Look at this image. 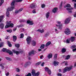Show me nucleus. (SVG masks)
Instances as JSON below:
<instances>
[{
    "instance_id": "5",
    "label": "nucleus",
    "mask_w": 76,
    "mask_h": 76,
    "mask_svg": "<svg viewBox=\"0 0 76 76\" xmlns=\"http://www.w3.org/2000/svg\"><path fill=\"white\" fill-rule=\"evenodd\" d=\"M32 75L33 76H39V72H37L36 73H35V70L33 69L32 70L31 72Z\"/></svg>"
},
{
    "instance_id": "7",
    "label": "nucleus",
    "mask_w": 76,
    "mask_h": 76,
    "mask_svg": "<svg viewBox=\"0 0 76 76\" xmlns=\"http://www.w3.org/2000/svg\"><path fill=\"white\" fill-rule=\"evenodd\" d=\"M31 39L32 38L29 36H28L27 37L26 41H27V42L28 44H29L31 43Z\"/></svg>"
},
{
    "instance_id": "45",
    "label": "nucleus",
    "mask_w": 76,
    "mask_h": 76,
    "mask_svg": "<svg viewBox=\"0 0 76 76\" xmlns=\"http://www.w3.org/2000/svg\"><path fill=\"white\" fill-rule=\"evenodd\" d=\"M23 1V0H16L15 1H16V2H21V1Z\"/></svg>"
},
{
    "instance_id": "33",
    "label": "nucleus",
    "mask_w": 76,
    "mask_h": 76,
    "mask_svg": "<svg viewBox=\"0 0 76 76\" xmlns=\"http://www.w3.org/2000/svg\"><path fill=\"white\" fill-rule=\"evenodd\" d=\"M7 43H8V45L9 47H12V44H11L10 43V42L8 41Z\"/></svg>"
},
{
    "instance_id": "6",
    "label": "nucleus",
    "mask_w": 76,
    "mask_h": 76,
    "mask_svg": "<svg viewBox=\"0 0 76 76\" xmlns=\"http://www.w3.org/2000/svg\"><path fill=\"white\" fill-rule=\"evenodd\" d=\"M45 72H47L49 75H51V70H50L48 68L45 67Z\"/></svg>"
},
{
    "instance_id": "23",
    "label": "nucleus",
    "mask_w": 76,
    "mask_h": 76,
    "mask_svg": "<svg viewBox=\"0 0 76 76\" xmlns=\"http://www.w3.org/2000/svg\"><path fill=\"white\" fill-rule=\"evenodd\" d=\"M3 18H4V15H2L0 16V22H1L2 20H3Z\"/></svg>"
},
{
    "instance_id": "49",
    "label": "nucleus",
    "mask_w": 76,
    "mask_h": 76,
    "mask_svg": "<svg viewBox=\"0 0 76 76\" xmlns=\"http://www.w3.org/2000/svg\"><path fill=\"white\" fill-rule=\"evenodd\" d=\"M55 32H56V34H58V30H57V29L56 28L55 29Z\"/></svg>"
},
{
    "instance_id": "62",
    "label": "nucleus",
    "mask_w": 76,
    "mask_h": 76,
    "mask_svg": "<svg viewBox=\"0 0 76 76\" xmlns=\"http://www.w3.org/2000/svg\"><path fill=\"white\" fill-rule=\"evenodd\" d=\"M42 57H43V55H42L40 56V58H41V59H42Z\"/></svg>"
},
{
    "instance_id": "32",
    "label": "nucleus",
    "mask_w": 76,
    "mask_h": 76,
    "mask_svg": "<svg viewBox=\"0 0 76 76\" xmlns=\"http://www.w3.org/2000/svg\"><path fill=\"white\" fill-rule=\"evenodd\" d=\"M45 47V45L44 44L41 45L40 47V48H41V49H43V48H44Z\"/></svg>"
},
{
    "instance_id": "21",
    "label": "nucleus",
    "mask_w": 76,
    "mask_h": 76,
    "mask_svg": "<svg viewBox=\"0 0 76 76\" xmlns=\"http://www.w3.org/2000/svg\"><path fill=\"white\" fill-rule=\"evenodd\" d=\"M51 44V42H48L45 44V47H47L50 45Z\"/></svg>"
},
{
    "instance_id": "34",
    "label": "nucleus",
    "mask_w": 76,
    "mask_h": 76,
    "mask_svg": "<svg viewBox=\"0 0 76 76\" xmlns=\"http://www.w3.org/2000/svg\"><path fill=\"white\" fill-rule=\"evenodd\" d=\"M65 63V66H67V65H68V64H67V62L66 61H64V62H63L62 64H63V63Z\"/></svg>"
},
{
    "instance_id": "39",
    "label": "nucleus",
    "mask_w": 76,
    "mask_h": 76,
    "mask_svg": "<svg viewBox=\"0 0 76 76\" xmlns=\"http://www.w3.org/2000/svg\"><path fill=\"white\" fill-rule=\"evenodd\" d=\"M23 26V25L21 24L17 26V27H18V28H20V27H22Z\"/></svg>"
},
{
    "instance_id": "38",
    "label": "nucleus",
    "mask_w": 76,
    "mask_h": 76,
    "mask_svg": "<svg viewBox=\"0 0 76 76\" xmlns=\"http://www.w3.org/2000/svg\"><path fill=\"white\" fill-rule=\"evenodd\" d=\"M15 47H17V48H19L20 47V45L19 44H16L15 45Z\"/></svg>"
},
{
    "instance_id": "58",
    "label": "nucleus",
    "mask_w": 76,
    "mask_h": 76,
    "mask_svg": "<svg viewBox=\"0 0 76 76\" xmlns=\"http://www.w3.org/2000/svg\"><path fill=\"white\" fill-rule=\"evenodd\" d=\"M7 37L5 38V39H9V36H6Z\"/></svg>"
},
{
    "instance_id": "14",
    "label": "nucleus",
    "mask_w": 76,
    "mask_h": 76,
    "mask_svg": "<svg viewBox=\"0 0 76 76\" xmlns=\"http://www.w3.org/2000/svg\"><path fill=\"white\" fill-rule=\"evenodd\" d=\"M23 10V9L21 8L19 10H16L15 12V13L17 14V13H18L20 12H21Z\"/></svg>"
},
{
    "instance_id": "16",
    "label": "nucleus",
    "mask_w": 76,
    "mask_h": 76,
    "mask_svg": "<svg viewBox=\"0 0 76 76\" xmlns=\"http://www.w3.org/2000/svg\"><path fill=\"white\" fill-rule=\"evenodd\" d=\"M53 57V54L52 53H50L47 56V57H48L49 59H50L51 58H52Z\"/></svg>"
},
{
    "instance_id": "25",
    "label": "nucleus",
    "mask_w": 76,
    "mask_h": 76,
    "mask_svg": "<svg viewBox=\"0 0 76 76\" xmlns=\"http://www.w3.org/2000/svg\"><path fill=\"white\" fill-rule=\"evenodd\" d=\"M31 64V62L29 61H28L25 64V66H29V65H30Z\"/></svg>"
},
{
    "instance_id": "46",
    "label": "nucleus",
    "mask_w": 76,
    "mask_h": 76,
    "mask_svg": "<svg viewBox=\"0 0 76 76\" xmlns=\"http://www.w3.org/2000/svg\"><path fill=\"white\" fill-rule=\"evenodd\" d=\"M5 58L6 59V60H9V61L10 60V58L8 57H6Z\"/></svg>"
},
{
    "instance_id": "35",
    "label": "nucleus",
    "mask_w": 76,
    "mask_h": 76,
    "mask_svg": "<svg viewBox=\"0 0 76 76\" xmlns=\"http://www.w3.org/2000/svg\"><path fill=\"white\" fill-rule=\"evenodd\" d=\"M76 45H73L71 46L70 48L72 49H73V48H76Z\"/></svg>"
},
{
    "instance_id": "43",
    "label": "nucleus",
    "mask_w": 76,
    "mask_h": 76,
    "mask_svg": "<svg viewBox=\"0 0 76 76\" xmlns=\"http://www.w3.org/2000/svg\"><path fill=\"white\" fill-rule=\"evenodd\" d=\"M7 31L8 32H9V33H11V32H12V30H7Z\"/></svg>"
},
{
    "instance_id": "2",
    "label": "nucleus",
    "mask_w": 76,
    "mask_h": 76,
    "mask_svg": "<svg viewBox=\"0 0 76 76\" xmlns=\"http://www.w3.org/2000/svg\"><path fill=\"white\" fill-rule=\"evenodd\" d=\"M72 67H73V66H72L69 67L66 66L65 67L63 70V73H66V72L67 71L69 72V71L72 69Z\"/></svg>"
},
{
    "instance_id": "22",
    "label": "nucleus",
    "mask_w": 76,
    "mask_h": 76,
    "mask_svg": "<svg viewBox=\"0 0 76 76\" xmlns=\"http://www.w3.org/2000/svg\"><path fill=\"white\" fill-rule=\"evenodd\" d=\"M36 43L35 41L33 40L32 41V45H33V46H35Z\"/></svg>"
},
{
    "instance_id": "59",
    "label": "nucleus",
    "mask_w": 76,
    "mask_h": 76,
    "mask_svg": "<svg viewBox=\"0 0 76 76\" xmlns=\"http://www.w3.org/2000/svg\"><path fill=\"white\" fill-rule=\"evenodd\" d=\"M72 51H73V52H75V51H76V48L73 49L72 50Z\"/></svg>"
},
{
    "instance_id": "31",
    "label": "nucleus",
    "mask_w": 76,
    "mask_h": 76,
    "mask_svg": "<svg viewBox=\"0 0 76 76\" xmlns=\"http://www.w3.org/2000/svg\"><path fill=\"white\" fill-rule=\"evenodd\" d=\"M58 54H56L54 57V60H56L57 59V56Z\"/></svg>"
},
{
    "instance_id": "3",
    "label": "nucleus",
    "mask_w": 76,
    "mask_h": 76,
    "mask_svg": "<svg viewBox=\"0 0 76 76\" xmlns=\"http://www.w3.org/2000/svg\"><path fill=\"white\" fill-rule=\"evenodd\" d=\"M2 50L3 52H4L5 51V52H7L10 55H12V56H13V52L9 50H7L6 48H3Z\"/></svg>"
},
{
    "instance_id": "27",
    "label": "nucleus",
    "mask_w": 76,
    "mask_h": 76,
    "mask_svg": "<svg viewBox=\"0 0 76 76\" xmlns=\"http://www.w3.org/2000/svg\"><path fill=\"white\" fill-rule=\"evenodd\" d=\"M61 51L62 53H65L66 51V49L64 48H63L61 50Z\"/></svg>"
},
{
    "instance_id": "11",
    "label": "nucleus",
    "mask_w": 76,
    "mask_h": 76,
    "mask_svg": "<svg viewBox=\"0 0 76 76\" xmlns=\"http://www.w3.org/2000/svg\"><path fill=\"white\" fill-rule=\"evenodd\" d=\"M70 18H68L65 20V24H68L70 22Z\"/></svg>"
},
{
    "instance_id": "29",
    "label": "nucleus",
    "mask_w": 76,
    "mask_h": 76,
    "mask_svg": "<svg viewBox=\"0 0 76 76\" xmlns=\"http://www.w3.org/2000/svg\"><path fill=\"white\" fill-rule=\"evenodd\" d=\"M59 28L60 29H62V27H63V25L62 24H60L58 26Z\"/></svg>"
},
{
    "instance_id": "41",
    "label": "nucleus",
    "mask_w": 76,
    "mask_h": 76,
    "mask_svg": "<svg viewBox=\"0 0 76 76\" xmlns=\"http://www.w3.org/2000/svg\"><path fill=\"white\" fill-rule=\"evenodd\" d=\"M66 44H69L70 43V40L68 39H66Z\"/></svg>"
},
{
    "instance_id": "1",
    "label": "nucleus",
    "mask_w": 76,
    "mask_h": 76,
    "mask_svg": "<svg viewBox=\"0 0 76 76\" xmlns=\"http://www.w3.org/2000/svg\"><path fill=\"white\" fill-rule=\"evenodd\" d=\"M16 0H14L12 2L11 4V6L10 7L8 8L6 12V16L7 17L9 18L10 15V13H9V11H12L14 9H15V2Z\"/></svg>"
},
{
    "instance_id": "26",
    "label": "nucleus",
    "mask_w": 76,
    "mask_h": 76,
    "mask_svg": "<svg viewBox=\"0 0 76 76\" xmlns=\"http://www.w3.org/2000/svg\"><path fill=\"white\" fill-rule=\"evenodd\" d=\"M70 56L69 55H68L66 56V58H65L66 60H69L70 58Z\"/></svg>"
},
{
    "instance_id": "13",
    "label": "nucleus",
    "mask_w": 76,
    "mask_h": 76,
    "mask_svg": "<svg viewBox=\"0 0 76 76\" xmlns=\"http://www.w3.org/2000/svg\"><path fill=\"white\" fill-rule=\"evenodd\" d=\"M27 23H28L30 25H32L34 24V22L32 21H30L29 20L27 21Z\"/></svg>"
},
{
    "instance_id": "51",
    "label": "nucleus",
    "mask_w": 76,
    "mask_h": 76,
    "mask_svg": "<svg viewBox=\"0 0 76 76\" xmlns=\"http://www.w3.org/2000/svg\"><path fill=\"white\" fill-rule=\"evenodd\" d=\"M26 76H31V74L30 73H29Z\"/></svg>"
},
{
    "instance_id": "18",
    "label": "nucleus",
    "mask_w": 76,
    "mask_h": 76,
    "mask_svg": "<svg viewBox=\"0 0 76 76\" xmlns=\"http://www.w3.org/2000/svg\"><path fill=\"white\" fill-rule=\"evenodd\" d=\"M4 23L0 24V28L1 29H3L4 28Z\"/></svg>"
},
{
    "instance_id": "56",
    "label": "nucleus",
    "mask_w": 76,
    "mask_h": 76,
    "mask_svg": "<svg viewBox=\"0 0 76 76\" xmlns=\"http://www.w3.org/2000/svg\"><path fill=\"white\" fill-rule=\"evenodd\" d=\"M33 13H36V11H35V10H33Z\"/></svg>"
},
{
    "instance_id": "19",
    "label": "nucleus",
    "mask_w": 76,
    "mask_h": 76,
    "mask_svg": "<svg viewBox=\"0 0 76 76\" xmlns=\"http://www.w3.org/2000/svg\"><path fill=\"white\" fill-rule=\"evenodd\" d=\"M58 10V8L57 7L54 8V9L53 10V13H56L57 12V11Z\"/></svg>"
},
{
    "instance_id": "8",
    "label": "nucleus",
    "mask_w": 76,
    "mask_h": 76,
    "mask_svg": "<svg viewBox=\"0 0 76 76\" xmlns=\"http://www.w3.org/2000/svg\"><path fill=\"white\" fill-rule=\"evenodd\" d=\"M30 8L31 9H35L36 8V5L35 4H31L30 6Z\"/></svg>"
},
{
    "instance_id": "64",
    "label": "nucleus",
    "mask_w": 76,
    "mask_h": 76,
    "mask_svg": "<svg viewBox=\"0 0 76 76\" xmlns=\"http://www.w3.org/2000/svg\"><path fill=\"white\" fill-rule=\"evenodd\" d=\"M38 50L39 51H42V50L41 49H38Z\"/></svg>"
},
{
    "instance_id": "36",
    "label": "nucleus",
    "mask_w": 76,
    "mask_h": 76,
    "mask_svg": "<svg viewBox=\"0 0 76 76\" xmlns=\"http://www.w3.org/2000/svg\"><path fill=\"white\" fill-rule=\"evenodd\" d=\"M21 37H20V38H23V37H24V35L22 33L20 34Z\"/></svg>"
},
{
    "instance_id": "50",
    "label": "nucleus",
    "mask_w": 76,
    "mask_h": 76,
    "mask_svg": "<svg viewBox=\"0 0 76 76\" xmlns=\"http://www.w3.org/2000/svg\"><path fill=\"white\" fill-rule=\"evenodd\" d=\"M0 66H1V67L2 68V69H3L4 68V66L2 65V64H0Z\"/></svg>"
},
{
    "instance_id": "55",
    "label": "nucleus",
    "mask_w": 76,
    "mask_h": 76,
    "mask_svg": "<svg viewBox=\"0 0 76 76\" xmlns=\"http://www.w3.org/2000/svg\"><path fill=\"white\" fill-rule=\"evenodd\" d=\"M74 9H76V4L75 3L74 4Z\"/></svg>"
},
{
    "instance_id": "40",
    "label": "nucleus",
    "mask_w": 76,
    "mask_h": 76,
    "mask_svg": "<svg viewBox=\"0 0 76 76\" xmlns=\"http://www.w3.org/2000/svg\"><path fill=\"white\" fill-rule=\"evenodd\" d=\"M62 5H63V2L62 1L61 3V4L59 6V8L60 9H61V7H62Z\"/></svg>"
},
{
    "instance_id": "52",
    "label": "nucleus",
    "mask_w": 76,
    "mask_h": 76,
    "mask_svg": "<svg viewBox=\"0 0 76 76\" xmlns=\"http://www.w3.org/2000/svg\"><path fill=\"white\" fill-rule=\"evenodd\" d=\"M16 71H17V72H20V70L18 68H17L16 69Z\"/></svg>"
},
{
    "instance_id": "37",
    "label": "nucleus",
    "mask_w": 76,
    "mask_h": 76,
    "mask_svg": "<svg viewBox=\"0 0 76 76\" xmlns=\"http://www.w3.org/2000/svg\"><path fill=\"white\" fill-rule=\"evenodd\" d=\"M65 7H71V6H70V4H67L66 5V6H65Z\"/></svg>"
},
{
    "instance_id": "44",
    "label": "nucleus",
    "mask_w": 76,
    "mask_h": 76,
    "mask_svg": "<svg viewBox=\"0 0 76 76\" xmlns=\"http://www.w3.org/2000/svg\"><path fill=\"white\" fill-rule=\"evenodd\" d=\"M48 35H49V33H46L45 35V37H48Z\"/></svg>"
},
{
    "instance_id": "63",
    "label": "nucleus",
    "mask_w": 76,
    "mask_h": 76,
    "mask_svg": "<svg viewBox=\"0 0 76 76\" xmlns=\"http://www.w3.org/2000/svg\"><path fill=\"white\" fill-rule=\"evenodd\" d=\"M58 70H59V72H61V69H59Z\"/></svg>"
},
{
    "instance_id": "54",
    "label": "nucleus",
    "mask_w": 76,
    "mask_h": 76,
    "mask_svg": "<svg viewBox=\"0 0 76 76\" xmlns=\"http://www.w3.org/2000/svg\"><path fill=\"white\" fill-rule=\"evenodd\" d=\"M44 64H45V63L44 62H43L41 64V66L43 67V66H44Z\"/></svg>"
},
{
    "instance_id": "60",
    "label": "nucleus",
    "mask_w": 76,
    "mask_h": 76,
    "mask_svg": "<svg viewBox=\"0 0 76 76\" xmlns=\"http://www.w3.org/2000/svg\"><path fill=\"white\" fill-rule=\"evenodd\" d=\"M57 23L60 24L61 23V22L57 21Z\"/></svg>"
},
{
    "instance_id": "47",
    "label": "nucleus",
    "mask_w": 76,
    "mask_h": 76,
    "mask_svg": "<svg viewBox=\"0 0 76 76\" xmlns=\"http://www.w3.org/2000/svg\"><path fill=\"white\" fill-rule=\"evenodd\" d=\"M3 43L1 42L0 44V47H3Z\"/></svg>"
},
{
    "instance_id": "28",
    "label": "nucleus",
    "mask_w": 76,
    "mask_h": 76,
    "mask_svg": "<svg viewBox=\"0 0 76 76\" xmlns=\"http://www.w3.org/2000/svg\"><path fill=\"white\" fill-rule=\"evenodd\" d=\"M49 14H50V12H48L46 14V18H47V19H48L49 17Z\"/></svg>"
},
{
    "instance_id": "20",
    "label": "nucleus",
    "mask_w": 76,
    "mask_h": 76,
    "mask_svg": "<svg viewBox=\"0 0 76 76\" xmlns=\"http://www.w3.org/2000/svg\"><path fill=\"white\" fill-rule=\"evenodd\" d=\"M54 66H57L58 64V62H57L56 61H54Z\"/></svg>"
},
{
    "instance_id": "15",
    "label": "nucleus",
    "mask_w": 76,
    "mask_h": 76,
    "mask_svg": "<svg viewBox=\"0 0 76 76\" xmlns=\"http://www.w3.org/2000/svg\"><path fill=\"white\" fill-rule=\"evenodd\" d=\"M72 9H73V8H66V10H68V12L69 13H72V11L71 10Z\"/></svg>"
},
{
    "instance_id": "12",
    "label": "nucleus",
    "mask_w": 76,
    "mask_h": 76,
    "mask_svg": "<svg viewBox=\"0 0 76 76\" xmlns=\"http://www.w3.org/2000/svg\"><path fill=\"white\" fill-rule=\"evenodd\" d=\"M12 52L13 53H15V54H16L17 55H18V54H19V53H21V51H16V50H12Z\"/></svg>"
},
{
    "instance_id": "17",
    "label": "nucleus",
    "mask_w": 76,
    "mask_h": 76,
    "mask_svg": "<svg viewBox=\"0 0 76 76\" xmlns=\"http://www.w3.org/2000/svg\"><path fill=\"white\" fill-rule=\"evenodd\" d=\"M70 41L71 42H73L75 41V37H71V38L70 39Z\"/></svg>"
},
{
    "instance_id": "4",
    "label": "nucleus",
    "mask_w": 76,
    "mask_h": 76,
    "mask_svg": "<svg viewBox=\"0 0 76 76\" xmlns=\"http://www.w3.org/2000/svg\"><path fill=\"white\" fill-rule=\"evenodd\" d=\"M6 23L7 24L5 26V28H7L9 27H11V28L13 27V24L11 23L10 24L8 21L6 22Z\"/></svg>"
},
{
    "instance_id": "53",
    "label": "nucleus",
    "mask_w": 76,
    "mask_h": 76,
    "mask_svg": "<svg viewBox=\"0 0 76 76\" xmlns=\"http://www.w3.org/2000/svg\"><path fill=\"white\" fill-rule=\"evenodd\" d=\"M5 75L7 76H9V72H7V73H6Z\"/></svg>"
},
{
    "instance_id": "30",
    "label": "nucleus",
    "mask_w": 76,
    "mask_h": 76,
    "mask_svg": "<svg viewBox=\"0 0 76 76\" xmlns=\"http://www.w3.org/2000/svg\"><path fill=\"white\" fill-rule=\"evenodd\" d=\"M37 31L38 32H40L41 33H42V32H44V30L43 29L42 30H41L40 29H39L37 30Z\"/></svg>"
},
{
    "instance_id": "10",
    "label": "nucleus",
    "mask_w": 76,
    "mask_h": 76,
    "mask_svg": "<svg viewBox=\"0 0 76 76\" xmlns=\"http://www.w3.org/2000/svg\"><path fill=\"white\" fill-rule=\"evenodd\" d=\"M37 53V52L36 51H35L34 50H32L30 52H29L28 53L29 56H31V55H32V54H33L34 55L35 54Z\"/></svg>"
},
{
    "instance_id": "57",
    "label": "nucleus",
    "mask_w": 76,
    "mask_h": 76,
    "mask_svg": "<svg viewBox=\"0 0 76 76\" xmlns=\"http://www.w3.org/2000/svg\"><path fill=\"white\" fill-rule=\"evenodd\" d=\"M1 2V3H2V4L3 3H4V1L3 0H0Z\"/></svg>"
},
{
    "instance_id": "9",
    "label": "nucleus",
    "mask_w": 76,
    "mask_h": 76,
    "mask_svg": "<svg viewBox=\"0 0 76 76\" xmlns=\"http://www.w3.org/2000/svg\"><path fill=\"white\" fill-rule=\"evenodd\" d=\"M64 32L66 35H69V34H70V31L69 29L68 28H67L65 30V31H64Z\"/></svg>"
},
{
    "instance_id": "48",
    "label": "nucleus",
    "mask_w": 76,
    "mask_h": 76,
    "mask_svg": "<svg viewBox=\"0 0 76 76\" xmlns=\"http://www.w3.org/2000/svg\"><path fill=\"white\" fill-rule=\"evenodd\" d=\"M41 6L42 8H44L45 6V4H42L41 5Z\"/></svg>"
},
{
    "instance_id": "42",
    "label": "nucleus",
    "mask_w": 76,
    "mask_h": 76,
    "mask_svg": "<svg viewBox=\"0 0 76 76\" xmlns=\"http://www.w3.org/2000/svg\"><path fill=\"white\" fill-rule=\"evenodd\" d=\"M41 62L40 61V62H38L37 63H36V66H38V65H39V64H41Z\"/></svg>"
},
{
    "instance_id": "24",
    "label": "nucleus",
    "mask_w": 76,
    "mask_h": 76,
    "mask_svg": "<svg viewBox=\"0 0 76 76\" xmlns=\"http://www.w3.org/2000/svg\"><path fill=\"white\" fill-rule=\"evenodd\" d=\"M13 38V41L14 42H15L16 41V39H17V37H16V36H14L12 37Z\"/></svg>"
},
{
    "instance_id": "61",
    "label": "nucleus",
    "mask_w": 76,
    "mask_h": 76,
    "mask_svg": "<svg viewBox=\"0 0 76 76\" xmlns=\"http://www.w3.org/2000/svg\"><path fill=\"white\" fill-rule=\"evenodd\" d=\"M17 29V28H15L13 29V31H15Z\"/></svg>"
}]
</instances>
